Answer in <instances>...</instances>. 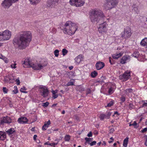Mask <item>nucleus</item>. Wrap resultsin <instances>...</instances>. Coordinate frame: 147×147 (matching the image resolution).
Here are the masks:
<instances>
[{
	"label": "nucleus",
	"mask_w": 147,
	"mask_h": 147,
	"mask_svg": "<svg viewBox=\"0 0 147 147\" xmlns=\"http://www.w3.org/2000/svg\"><path fill=\"white\" fill-rule=\"evenodd\" d=\"M129 108H133V105L131 104H129Z\"/></svg>",
	"instance_id": "obj_62"
},
{
	"label": "nucleus",
	"mask_w": 147,
	"mask_h": 147,
	"mask_svg": "<svg viewBox=\"0 0 147 147\" xmlns=\"http://www.w3.org/2000/svg\"><path fill=\"white\" fill-rule=\"evenodd\" d=\"M93 138H85V140H86V142L87 143L90 142V141H92L93 140Z\"/></svg>",
	"instance_id": "obj_42"
},
{
	"label": "nucleus",
	"mask_w": 147,
	"mask_h": 147,
	"mask_svg": "<svg viewBox=\"0 0 147 147\" xmlns=\"http://www.w3.org/2000/svg\"><path fill=\"white\" fill-rule=\"evenodd\" d=\"M123 52L122 51L120 53H116L112 55V57L114 59H117L123 55Z\"/></svg>",
	"instance_id": "obj_22"
},
{
	"label": "nucleus",
	"mask_w": 147,
	"mask_h": 147,
	"mask_svg": "<svg viewBox=\"0 0 147 147\" xmlns=\"http://www.w3.org/2000/svg\"><path fill=\"white\" fill-rule=\"evenodd\" d=\"M6 138V133L2 131H0V140H4Z\"/></svg>",
	"instance_id": "obj_24"
},
{
	"label": "nucleus",
	"mask_w": 147,
	"mask_h": 147,
	"mask_svg": "<svg viewBox=\"0 0 147 147\" xmlns=\"http://www.w3.org/2000/svg\"><path fill=\"white\" fill-rule=\"evenodd\" d=\"M23 63L25 65H28V67H32L33 69H34V67H35V64L33 63V62L30 61V58H26L24 61Z\"/></svg>",
	"instance_id": "obj_12"
},
{
	"label": "nucleus",
	"mask_w": 147,
	"mask_h": 147,
	"mask_svg": "<svg viewBox=\"0 0 147 147\" xmlns=\"http://www.w3.org/2000/svg\"><path fill=\"white\" fill-rule=\"evenodd\" d=\"M70 137L69 135H66L65 138L64 139L66 141H69L70 139Z\"/></svg>",
	"instance_id": "obj_38"
},
{
	"label": "nucleus",
	"mask_w": 147,
	"mask_h": 147,
	"mask_svg": "<svg viewBox=\"0 0 147 147\" xmlns=\"http://www.w3.org/2000/svg\"><path fill=\"white\" fill-rule=\"evenodd\" d=\"M37 137V136L36 135H35L34 136H33V139L34 140H36V138Z\"/></svg>",
	"instance_id": "obj_58"
},
{
	"label": "nucleus",
	"mask_w": 147,
	"mask_h": 147,
	"mask_svg": "<svg viewBox=\"0 0 147 147\" xmlns=\"http://www.w3.org/2000/svg\"><path fill=\"white\" fill-rule=\"evenodd\" d=\"M32 38V34L30 31H21L15 36L13 40V44L20 49H24L28 46Z\"/></svg>",
	"instance_id": "obj_1"
},
{
	"label": "nucleus",
	"mask_w": 147,
	"mask_h": 147,
	"mask_svg": "<svg viewBox=\"0 0 147 147\" xmlns=\"http://www.w3.org/2000/svg\"><path fill=\"white\" fill-rule=\"evenodd\" d=\"M50 124L51 122L50 120H49L47 122H45L42 127V130L44 131L46 130Z\"/></svg>",
	"instance_id": "obj_23"
},
{
	"label": "nucleus",
	"mask_w": 147,
	"mask_h": 147,
	"mask_svg": "<svg viewBox=\"0 0 147 147\" xmlns=\"http://www.w3.org/2000/svg\"><path fill=\"white\" fill-rule=\"evenodd\" d=\"M130 59V56L129 55H126L124 56L121 59L120 63L121 64H124L126 63L127 61L129 60Z\"/></svg>",
	"instance_id": "obj_16"
},
{
	"label": "nucleus",
	"mask_w": 147,
	"mask_h": 147,
	"mask_svg": "<svg viewBox=\"0 0 147 147\" xmlns=\"http://www.w3.org/2000/svg\"><path fill=\"white\" fill-rule=\"evenodd\" d=\"M48 64L47 61L45 60H43L40 63L35 64V67H34L35 70H40L46 66Z\"/></svg>",
	"instance_id": "obj_11"
},
{
	"label": "nucleus",
	"mask_w": 147,
	"mask_h": 147,
	"mask_svg": "<svg viewBox=\"0 0 147 147\" xmlns=\"http://www.w3.org/2000/svg\"><path fill=\"white\" fill-rule=\"evenodd\" d=\"M59 0H48L47 1V6L48 7H53L58 4Z\"/></svg>",
	"instance_id": "obj_14"
},
{
	"label": "nucleus",
	"mask_w": 147,
	"mask_h": 147,
	"mask_svg": "<svg viewBox=\"0 0 147 147\" xmlns=\"http://www.w3.org/2000/svg\"><path fill=\"white\" fill-rule=\"evenodd\" d=\"M131 73H132V72L131 71L129 70H127L126 71L124 74H131Z\"/></svg>",
	"instance_id": "obj_54"
},
{
	"label": "nucleus",
	"mask_w": 147,
	"mask_h": 147,
	"mask_svg": "<svg viewBox=\"0 0 147 147\" xmlns=\"http://www.w3.org/2000/svg\"><path fill=\"white\" fill-rule=\"evenodd\" d=\"M107 26L108 24L106 22L100 24L99 26L98 27V31L99 33L103 35L106 34L107 32L108 31L107 28Z\"/></svg>",
	"instance_id": "obj_8"
},
{
	"label": "nucleus",
	"mask_w": 147,
	"mask_h": 147,
	"mask_svg": "<svg viewBox=\"0 0 147 147\" xmlns=\"http://www.w3.org/2000/svg\"><path fill=\"white\" fill-rule=\"evenodd\" d=\"M121 100L123 102H124L125 100V98L124 96H121Z\"/></svg>",
	"instance_id": "obj_52"
},
{
	"label": "nucleus",
	"mask_w": 147,
	"mask_h": 147,
	"mask_svg": "<svg viewBox=\"0 0 147 147\" xmlns=\"http://www.w3.org/2000/svg\"><path fill=\"white\" fill-rule=\"evenodd\" d=\"M102 145L105 146L106 144V142L105 141H103L102 144Z\"/></svg>",
	"instance_id": "obj_59"
},
{
	"label": "nucleus",
	"mask_w": 147,
	"mask_h": 147,
	"mask_svg": "<svg viewBox=\"0 0 147 147\" xmlns=\"http://www.w3.org/2000/svg\"><path fill=\"white\" fill-rule=\"evenodd\" d=\"M8 76L9 80L11 81V82H13V81L15 80V78L14 76H13L12 74L8 75Z\"/></svg>",
	"instance_id": "obj_31"
},
{
	"label": "nucleus",
	"mask_w": 147,
	"mask_h": 147,
	"mask_svg": "<svg viewBox=\"0 0 147 147\" xmlns=\"http://www.w3.org/2000/svg\"><path fill=\"white\" fill-rule=\"evenodd\" d=\"M111 113L109 111H107L106 112V119H109L110 118V116L111 115Z\"/></svg>",
	"instance_id": "obj_36"
},
{
	"label": "nucleus",
	"mask_w": 147,
	"mask_h": 147,
	"mask_svg": "<svg viewBox=\"0 0 147 147\" xmlns=\"http://www.w3.org/2000/svg\"><path fill=\"white\" fill-rule=\"evenodd\" d=\"M105 64L104 62L98 61L96 63L95 66L97 70H99L102 69L105 66Z\"/></svg>",
	"instance_id": "obj_17"
},
{
	"label": "nucleus",
	"mask_w": 147,
	"mask_h": 147,
	"mask_svg": "<svg viewBox=\"0 0 147 147\" xmlns=\"http://www.w3.org/2000/svg\"><path fill=\"white\" fill-rule=\"evenodd\" d=\"M74 80L73 79L71 80L70 81L68 82V83L67 84V86H69L74 85Z\"/></svg>",
	"instance_id": "obj_33"
},
{
	"label": "nucleus",
	"mask_w": 147,
	"mask_h": 147,
	"mask_svg": "<svg viewBox=\"0 0 147 147\" xmlns=\"http://www.w3.org/2000/svg\"><path fill=\"white\" fill-rule=\"evenodd\" d=\"M132 90L131 89L129 88L126 89L125 90V93L126 94H128L129 93H130L132 92Z\"/></svg>",
	"instance_id": "obj_41"
},
{
	"label": "nucleus",
	"mask_w": 147,
	"mask_h": 147,
	"mask_svg": "<svg viewBox=\"0 0 147 147\" xmlns=\"http://www.w3.org/2000/svg\"><path fill=\"white\" fill-rule=\"evenodd\" d=\"M143 107H146L147 106V103L144 102L143 103L142 105Z\"/></svg>",
	"instance_id": "obj_57"
},
{
	"label": "nucleus",
	"mask_w": 147,
	"mask_h": 147,
	"mask_svg": "<svg viewBox=\"0 0 147 147\" xmlns=\"http://www.w3.org/2000/svg\"><path fill=\"white\" fill-rule=\"evenodd\" d=\"M49 105V103L48 102H47L45 103H43L42 104V106L44 107H47Z\"/></svg>",
	"instance_id": "obj_46"
},
{
	"label": "nucleus",
	"mask_w": 147,
	"mask_h": 147,
	"mask_svg": "<svg viewBox=\"0 0 147 147\" xmlns=\"http://www.w3.org/2000/svg\"><path fill=\"white\" fill-rule=\"evenodd\" d=\"M92 136V132L91 131H90L88 134L87 136L88 137H91Z\"/></svg>",
	"instance_id": "obj_51"
},
{
	"label": "nucleus",
	"mask_w": 147,
	"mask_h": 147,
	"mask_svg": "<svg viewBox=\"0 0 147 147\" xmlns=\"http://www.w3.org/2000/svg\"><path fill=\"white\" fill-rule=\"evenodd\" d=\"M140 44L142 47L147 49V38L142 39L140 42Z\"/></svg>",
	"instance_id": "obj_20"
},
{
	"label": "nucleus",
	"mask_w": 147,
	"mask_h": 147,
	"mask_svg": "<svg viewBox=\"0 0 147 147\" xmlns=\"http://www.w3.org/2000/svg\"><path fill=\"white\" fill-rule=\"evenodd\" d=\"M97 74H91V76L92 78L95 77L97 75Z\"/></svg>",
	"instance_id": "obj_56"
},
{
	"label": "nucleus",
	"mask_w": 147,
	"mask_h": 147,
	"mask_svg": "<svg viewBox=\"0 0 147 147\" xmlns=\"http://www.w3.org/2000/svg\"><path fill=\"white\" fill-rule=\"evenodd\" d=\"M77 29V25L71 21L66 22L64 25V32L69 35L74 34Z\"/></svg>",
	"instance_id": "obj_3"
},
{
	"label": "nucleus",
	"mask_w": 147,
	"mask_h": 147,
	"mask_svg": "<svg viewBox=\"0 0 147 147\" xmlns=\"http://www.w3.org/2000/svg\"><path fill=\"white\" fill-rule=\"evenodd\" d=\"M18 0H4L2 3V6L5 8H8L12 5L13 3H15Z\"/></svg>",
	"instance_id": "obj_10"
},
{
	"label": "nucleus",
	"mask_w": 147,
	"mask_h": 147,
	"mask_svg": "<svg viewBox=\"0 0 147 147\" xmlns=\"http://www.w3.org/2000/svg\"><path fill=\"white\" fill-rule=\"evenodd\" d=\"M115 88L114 84L110 82L107 83L102 86L100 92L107 95H110L113 93Z\"/></svg>",
	"instance_id": "obj_4"
},
{
	"label": "nucleus",
	"mask_w": 147,
	"mask_h": 147,
	"mask_svg": "<svg viewBox=\"0 0 147 147\" xmlns=\"http://www.w3.org/2000/svg\"><path fill=\"white\" fill-rule=\"evenodd\" d=\"M132 33L130 28L127 26L124 28L123 31L121 33V35L123 39L126 40L130 37Z\"/></svg>",
	"instance_id": "obj_7"
},
{
	"label": "nucleus",
	"mask_w": 147,
	"mask_h": 147,
	"mask_svg": "<svg viewBox=\"0 0 147 147\" xmlns=\"http://www.w3.org/2000/svg\"><path fill=\"white\" fill-rule=\"evenodd\" d=\"M32 4H36L40 1V0H29Z\"/></svg>",
	"instance_id": "obj_30"
},
{
	"label": "nucleus",
	"mask_w": 147,
	"mask_h": 147,
	"mask_svg": "<svg viewBox=\"0 0 147 147\" xmlns=\"http://www.w3.org/2000/svg\"><path fill=\"white\" fill-rule=\"evenodd\" d=\"M106 1L104 6L106 10H110L115 7L118 3V0H106Z\"/></svg>",
	"instance_id": "obj_5"
},
{
	"label": "nucleus",
	"mask_w": 147,
	"mask_h": 147,
	"mask_svg": "<svg viewBox=\"0 0 147 147\" xmlns=\"http://www.w3.org/2000/svg\"><path fill=\"white\" fill-rule=\"evenodd\" d=\"M73 68V67L72 66H71L70 67H69V69L70 70H71Z\"/></svg>",
	"instance_id": "obj_63"
},
{
	"label": "nucleus",
	"mask_w": 147,
	"mask_h": 147,
	"mask_svg": "<svg viewBox=\"0 0 147 147\" xmlns=\"http://www.w3.org/2000/svg\"><path fill=\"white\" fill-rule=\"evenodd\" d=\"M114 104V101L113 100H111V101L109 103L107 104V105L106 106L108 107H110L112 106Z\"/></svg>",
	"instance_id": "obj_40"
},
{
	"label": "nucleus",
	"mask_w": 147,
	"mask_h": 147,
	"mask_svg": "<svg viewBox=\"0 0 147 147\" xmlns=\"http://www.w3.org/2000/svg\"><path fill=\"white\" fill-rule=\"evenodd\" d=\"M62 54L63 56L66 55L68 53V51L65 49H63L62 50Z\"/></svg>",
	"instance_id": "obj_37"
},
{
	"label": "nucleus",
	"mask_w": 147,
	"mask_h": 147,
	"mask_svg": "<svg viewBox=\"0 0 147 147\" xmlns=\"http://www.w3.org/2000/svg\"><path fill=\"white\" fill-rule=\"evenodd\" d=\"M58 90H51V92L52 93V98L54 99L57 98L58 96V95L57 94L58 92Z\"/></svg>",
	"instance_id": "obj_25"
},
{
	"label": "nucleus",
	"mask_w": 147,
	"mask_h": 147,
	"mask_svg": "<svg viewBox=\"0 0 147 147\" xmlns=\"http://www.w3.org/2000/svg\"><path fill=\"white\" fill-rule=\"evenodd\" d=\"M40 89V93L42 96L45 97L48 96L49 91L46 87L42 86Z\"/></svg>",
	"instance_id": "obj_13"
},
{
	"label": "nucleus",
	"mask_w": 147,
	"mask_h": 147,
	"mask_svg": "<svg viewBox=\"0 0 147 147\" xmlns=\"http://www.w3.org/2000/svg\"><path fill=\"white\" fill-rule=\"evenodd\" d=\"M3 90L4 94H7V93L8 90L6 88L3 87Z\"/></svg>",
	"instance_id": "obj_45"
},
{
	"label": "nucleus",
	"mask_w": 147,
	"mask_h": 147,
	"mask_svg": "<svg viewBox=\"0 0 147 147\" xmlns=\"http://www.w3.org/2000/svg\"><path fill=\"white\" fill-rule=\"evenodd\" d=\"M58 142L56 143H52L49 144V145L51 146H55V145H57L58 144Z\"/></svg>",
	"instance_id": "obj_50"
},
{
	"label": "nucleus",
	"mask_w": 147,
	"mask_h": 147,
	"mask_svg": "<svg viewBox=\"0 0 147 147\" xmlns=\"http://www.w3.org/2000/svg\"><path fill=\"white\" fill-rule=\"evenodd\" d=\"M15 130L14 129L11 128L7 130L6 132L9 135L13 134L15 132Z\"/></svg>",
	"instance_id": "obj_27"
},
{
	"label": "nucleus",
	"mask_w": 147,
	"mask_h": 147,
	"mask_svg": "<svg viewBox=\"0 0 147 147\" xmlns=\"http://www.w3.org/2000/svg\"><path fill=\"white\" fill-rule=\"evenodd\" d=\"M147 131V128L146 127V128H144L143 129L141 130V132L142 133H144V132H146Z\"/></svg>",
	"instance_id": "obj_53"
},
{
	"label": "nucleus",
	"mask_w": 147,
	"mask_h": 147,
	"mask_svg": "<svg viewBox=\"0 0 147 147\" xmlns=\"http://www.w3.org/2000/svg\"><path fill=\"white\" fill-rule=\"evenodd\" d=\"M18 122L21 124H26L27 123L28 119L26 117H23L19 118L18 120Z\"/></svg>",
	"instance_id": "obj_19"
},
{
	"label": "nucleus",
	"mask_w": 147,
	"mask_h": 147,
	"mask_svg": "<svg viewBox=\"0 0 147 147\" xmlns=\"http://www.w3.org/2000/svg\"><path fill=\"white\" fill-rule=\"evenodd\" d=\"M12 120L8 116H6L1 119V123H9L11 122Z\"/></svg>",
	"instance_id": "obj_15"
},
{
	"label": "nucleus",
	"mask_w": 147,
	"mask_h": 147,
	"mask_svg": "<svg viewBox=\"0 0 147 147\" xmlns=\"http://www.w3.org/2000/svg\"><path fill=\"white\" fill-rule=\"evenodd\" d=\"M130 77V74H122L119 76L120 79H122L123 81H125Z\"/></svg>",
	"instance_id": "obj_21"
},
{
	"label": "nucleus",
	"mask_w": 147,
	"mask_h": 147,
	"mask_svg": "<svg viewBox=\"0 0 147 147\" xmlns=\"http://www.w3.org/2000/svg\"><path fill=\"white\" fill-rule=\"evenodd\" d=\"M105 16L103 12L99 9H92L90 12V18L91 22H98L100 19L103 18Z\"/></svg>",
	"instance_id": "obj_2"
},
{
	"label": "nucleus",
	"mask_w": 147,
	"mask_h": 147,
	"mask_svg": "<svg viewBox=\"0 0 147 147\" xmlns=\"http://www.w3.org/2000/svg\"><path fill=\"white\" fill-rule=\"evenodd\" d=\"M83 59V56L82 55H80L75 58V63L77 65L79 64Z\"/></svg>",
	"instance_id": "obj_18"
},
{
	"label": "nucleus",
	"mask_w": 147,
	"mask_h": 147,
	"mask_svg": "<svg viewBox=\"0 0 147 147\" xmlns=\"http://www.w3.org/2000/svg\"><path fill=\"white\" fill-rule=\"evenodd\" d=\"M119 115L118 112L117 111L115 112L114 114L113 115V116L114 117H118V116Z\"/></svg>",
	"instance_id": "obj_49"
},
{
	"label": "nucleus",
	"mask_w": 147,
	"mask_h": 147,
	"mask_svg": "<svg viewBox=\"0 0 147 147\" xmlns=\"http://www.w3.org/2000/svg\"><path fill=\"white\" fill-rule=\"evenodd\" d=\"M15 81L16 82V84L17 85H20V81L19 78H18L16 80H15Z\"/></svg>",
	"instance_id": "obj_43"
},
{
	"label": "nucleus",
	"mask_w": 147,
	"mask_h": 147,
	"mask_svg": "<svg viewBox=\"0 0 147 147\" xmlns=\"http://www.w3.org/2000/svg\"><path fill=\"white\" fill-rule=\"evenodd\" d=\"M11 32L8 30L0 32V41H3L9 40L11 36Z\"/></svg>",
	"instance_id": "obj_6"
},
{
	"label": "nucleus",
	"mask_w": 147,
	"mask_h": 147,
	"mask_svg": "<svg viewBox=\"0 0 147 147\" xmlns=\"http://www.w3.org/2000/svg\"><path fill=\"white\" fill-rule=\"evenodd\" d=\"M145 56L144 55H140L138 57V60L140 61H144L145 60Z\"/></svg>",
	"instance_id": "obj_26"
},
{
	"label": "nucleus",
	"mask_w": 147,
	"mask_h": 147,
	"mask_svg": "<svg viewBox=\"0 0 147 147\" xmlns=\"http://www.w3.org/2000/svg\"><path fill=\"white\" fill-rule=\"evenodd\" d=\"M129 138H126L123 140V146L124 147H127L128 141Z\"/></svg>",
	"instance_id": "obj_28"
},
{
	"label": "nucleus",
	"mask_w": 147,
	"mask_h": 147,
	"mask_svg": "<svg viewBox=\"0 0 147 147\" xmlns=\"http://www.w3.org/2000/svg\"><path fill=\"white\" fill-rule=\"evenodd\" d=\"M16 63H15L11 65V67L12 68L15 69L16 67Z\"/></svg>",
	"instance_id": "obj_55"
},
{
	"label": "nucleus",
	"mask_w": 147,
	"mask_h": 147,
	"mask_svg": "<svg viewBox=\"0 0 147 147\" xmlns=\"http://www.w3.org/2000/svg\"><path fill=\"white\" fill-rule=\"evenodd\" d=\"M96 143V141H94L92 142L91 143H88V144H89L91 146H92L95 145Z\"/></svg>",
	"instance_id": "obj_47"
},
{
	"label": "nucleus",
	"mask_w": 147,
	"mask_h": 147,
	"mask_svg": "<svg viewBox=\"0 0 147 147\" xmlns=\"http://www.w3.org/2000/svg\"><path fill=\"white\" fill-rule=\"evenodd\" d=\"M140 55L139 52L138 51H136L134 52L131 55L133 57L138 59Z\"/></svg>",
	"instance_id": "obj_29"
},
{
	"label": "nucleus",
	"mask_w": 147,
	"mask_h": 147,
	"mask_svg": "<svg viewBox=\"0 0 147 147\" xmlns=\"http://www.w3.org/2000/svg\"><path fill=\"white\" fill-rule=\"evenodd\" d=\"M26 88L24 86L22 88H21L20 90V91L22 93H28V92L24 91L25 90H26Z\"/></svg>",
	"instance_id": "obj_34"
},
{
	"label": "nucleus",
	"mask_w": 147,
	"mask_h": 147,
	"mask_svg": "<svg viewBox=\"0 0 147 147\" xmlns=\"http://www.w3.org/2000/svg\"><path fill=\"white\" fill-rule=\"evenodd\" d=\"M145 144L146 146H147V137L146 138V141L145 143Z\"/></svg>",
	"instance_id": "obj_64"
},
{
	"label": "nucleus",
	"mask_w": 147,
	"mask_h": 147,
	"mask_svg": "<svg viewBox=\"0 0 147 147\" xmlns=\"http://www.w3.org/2000/svg\"><path fill=\"white\" fill-rule=\"evenodd\" d=\"M132 125L135 128H137L138 127V125H137L138 124L136 121H134L132 124Z\"/></svg>",
	"instance_id": "obj_44"
},
{
	"label": "nucleus",
	"mask_w": 147,
	"mask_h": 147,
	"mask_svg": "<svg viewBox=\"0 0 147 147\" xmlns=\"http://www.w3.org/2000/svg\"><path fill=\"white\" fill-rule=\"evenodd\" d=\"M85 0H70V4L73 6L80 7L83 6L85 3Z\"/></svg>",
	"instance_id": "obj_9"
},
{
	"label": "nucleus",
	"mask_w": 147,
	"mask_h": 147,
	"mask_svg": "<svg viewBox=\"0 0 147 147\" xmlns=\"http://www.w3.org/2000/svg\"><path fill=\"white\" fill-rule=\"evenodd\" d=\"M6 63H7L9 62V60L6 57H4L2 59Z\"/></svg>",
	"instance_id": "obj_48"
},
{
	"label": "nucleus",
	"mask_w": 147,
	"mask_h": 147,
	"mask_svg": "<svg viewBox=\"0 0 147 147\" xmlns=\"http://www.w3.org/2000/svg\"><path fill=\"white\" fill-rule=\"evenodd\" d=\"M59 51L57 49L55 50L54 51V54L56 57H58L59 55Z\"/></svg>",
	"instance_id": "obj_39"
},
{
	"label": "nucleus",
	"mask_w": 147,
	"mask_h": 147,
	"mask_svg": "<svg viewBox=\"0 0 147 147\" xmlns=\"http://www.w3.org/2000/svg\"><path fill=\"white\" fill-rule=\"evenodd\" d=\"M99 117L101 120H103L105 118L106 119V115L103 113L101 114L99 116Z\"/></svg>",
	"instance_id": "obj_35"
},
{
	"label": "nucleus",
	"mask_w": 147,
	"mask_h": 147,
	"mask_svg": "<svg viewBox=\"0 0 147 147\" xmlns=\"http://www.w3.org/2000/svg\"><path fill=\"white\" fill-rule=\"evenodd\" d=\"M94 133L95 135H97L98 134V132L96 130H95L94 132Z\"/></svg>",
	"instance_id": "obj_60"
},
{
	"label": "nucleus",
	"mask_w": 147,
	"mask_h": 147,
	"mask_svg": "<svg viewBox=\"0 0 147 147\" xmlns=\"http://www.w3.org/2000/svg\"><path fill=\"white\" fill-rule=\"evenodd\" d=\"M91 74H98L97 72L96 71H94L91 72Z\"/></svg>",
	"instance_id": "obj_61"
},
{
	"label": "nucleus",
	"mask_w": 147,
	"mask_h": 147,
	"mask_svg": "<svg viewBox=\"0 0 147 147\" xmlns=\"http://www.w3.org/2000/svg\"><path fill=\"white\" fill-rule=\"evenodd\" d=\"M14 90H13L12 92L13 94H16L18 93V90L17 87L16 86H15L13 87Z\"/></svg>",
	"instance_id": "obj_32"
}]
</instances>
